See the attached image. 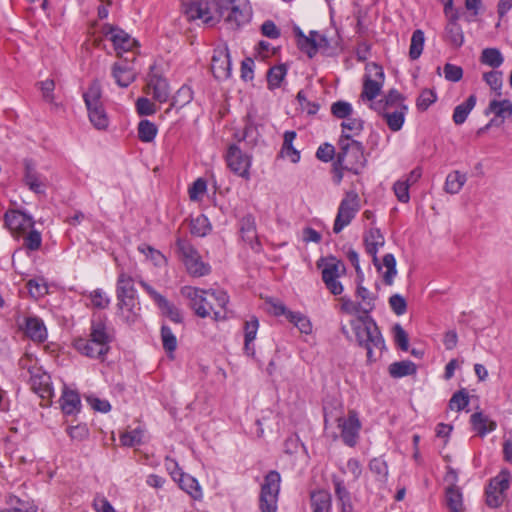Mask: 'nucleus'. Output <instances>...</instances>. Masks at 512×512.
<instances>
[{
  "mask_svg": "<svg viewBox=\"0 0 512 512\" xmlns=\"http://www.w3.org/2000/svg\"><path fill=\"white\" fill-rule=\"evenodd\" d=\"M182 10L188 20H201L213 25L222 18L232 28H238L248 21L245 0H181Z\"/></svg>",
  "mask_w": 512,
  "mask_h": 512,
  "instance_id": "f257e3e1",
  "label": "nucleus"
},
{
  "mask_svg": "<svg viewBox=\"0 0 512 512\" xmlns=\"http://www.w3.org/2000/svg\"><path fill=\"white\" fill-rule=\"evenodd\" d=\"M180 293L189 300V306L197 316L206 318L213 313L216 321L226 319V309L229 303V296L226 291L184 286Z\"/></svg>",
  "mask_w": 512,
  "mask_h": 512,
  "instance_id": "f03ea898",
  "label": "nucleus"
},
{
  "mask_svg": "<svg viewBox=\"0 0 512 512\" xmlns=\"http://www.w3.org/2000/svg\"><path fill=\"white\" fill-rule=\"evenodd\" d=\"M351 326L359 346L367 351L368 361H377L385 349V342L376 323L368 318H359L353 320Z\"/></svg>",
  "mask_w": 512,
  "mask_h": 512,
  "instance_id": "7ed1b4c3",
  "label": "nucleus"
},
{
  "mask_svg": "<svg viewBox=\"0 0 512 512\" xmlns=\"http://www.w3.org/2000/svg\"><path fill=\"white\" fill-rule=\"evenodd\" d=\"M112 338L102 321H92L89 338H79L74 341L75 349L82 355L103 360L110 349Z\"/></svg>",
  "mask_w": 512,
  "mask_h": 512,
  "instance_id": "20e7f679",
  "label": "nucleus"
},
{
  "mask_svg": "<svg viewBox=\"0 0 512 512\" xmlns=\"http://www.w3.org/2000/svg\"><path fill=\"white\" fill-rule=\"evenodd\" d=\"M337 161L339 166L346 171L359 174L366 164L364 148L362 144L354 140L349 134L340 136Z\"/></svg>",
  "mask_w": 512,
  "mask_h": 512,
  "instance_id": "39448f33",
  "label": "nucleus"
},
{
  "mask_svg": "<svg viewBox=\"0 0 512 512\" xmlns=\"http://www.w3.org/2000/svg\"><path fill=\"white\" fill-rule=\"evenodd\" d=\"M176 249L178 256L191 276L202 277L210 273V265L202 261L196 248L187 239L177 238Z\"/></svg>",
  "mask_w": 512,
  "mask_h": 512,
  "instance_id": "423d86ee",
  "label": "nucleus"
},
{
  "mask_svg": "<svg viewBox=\"0 0 512 512\" xmlns=\"http://www.w3.org/2000/svg\"><path fill=\"white\" fill-rule=\"evenodd\" d=\"M281 476L276 470L269 471L261 484L259 509L261 512H277Z\"/></svg>",
  "mask_w": 512,
  "mask_h": 512,
  "instance_id": "0eeeda50",
  "label": "nucleus"
},
{
  "mask_svg": "<svg viewBox=\"0 0 512 512\" xmlns=\"http://www.w3.org/2000/svg\"><path fill=\"white\" fill-rule=\"evenodd\" d=\"M317 266L321 269L322 280L326 288L333 295H340L343 292V286L339 282V278L346 272L344 263L330 256L321 258L317 262Z\"/></svg>",
  "mask_w": 512,
  "mask_h": 512,
  "instance_id": "6e6552de",
  "label": "nucleus"
},
{
  "mask_svg": "<svg viewBox=\"0 0 512 512\" xmlns=\"http://www.w3.org/2000/svg\"><path fill=\"white\" fill-rule=\"evenodd\" d=\"M384 71L382 67L376 63H369L365 67V75L363 80V89L360 99L363 102H368L369 105L376 103L374 101L380 94L384 84Z\"/></svg>",
  "mask_w": 512,
  "mask_h": 512,
  "instance_id": "1a4fd4ad",
  "label": "nucleus"
},
{
  "mask_svg": "<svg viewBox=\"0 0 512 512\" xmlns=\"http://www.w3.org/2000/svg\"><path fill=\"white\" fill-rule=\"evenodd\" d=\"M361 208L360 197L354 190L345 193L341 200L333 225V232L338 234L347 227Z\"/></svg>",
  "mask_w": 512,
  "mask_h": 512,
  "instance_id": "9d476101",
  "label": "nucleus"
},
{
  "mask_svg": "<svg viewBox=\"0 0 512 512\" xmlns=\"http://www.w3.org/2000/svg\"><path fill=\"white\" fill-rule=\"evenodd\" d=\"M102 33L107 40L112 42L114 50L119 58H124L123 53H127V56L129 57L136 56L138 42L124 30L111 25H106L103 27Z\"/></svg>",
  "mask_w": 512,
  "mask_h": 512,
  "instance_id": "9b49d317",
  "label": "nucleus"
},
{
  "mask_svg": "<svg viewBox=\"0 0 512 512\" xmlns=\"http://www.w3.org/2000/svg\"><path fill=\"white\" fill-rule=\"evenodd\" d=\"M136 56L120 58L111 67V75L115 83L122 88L128 87L136 80L137 71L135 69Z\"/></svg>",
  "mask_w": 512,
  "mask_h": 512,
  "instance_id": "f8f14e48",
  "label": "nucleus"
},
{
  "mask_svg": "<svg viewBox=\"0 0 512 512\" xmlns=\"http://www.w3.org/2000/svg\"><path fill=\"white\" fill-rule=\"evenodd\" d=\"M269 312L275 316H285L301 333L310 334L312 332V324L309 318L301 312H293L289 310L282 302H268Z\"/></svg>",
  "mask_w": 512,
  "mask_h": 512,
  "instance_id": "ddd939ff",
  "label": "nucleus"
},
{
  "mask_svg": "<svg viewBox=\"0 0 512 512\" xmlns=\"http://www.w3.org/2000/svg\"><path fill=\"white\" fill-rule=\"evenodd\" d=\"M226 162L229 169L236 175L250 179L251 157L243 153L236 145H231L226 154Z\"/></svg>",
  "mask_w": 512,
  "mask_h": 512,
  "instance_id": "4468645a",
  "label": "nucleus"
},
{
  "mask_svg": "<svg viewBox=\"0 0 512 512\" xmlns=\"http://www.w3.org/2000/svg\"><path fill=\"white\" fill-rule=\"evenodd\" d=\"M337 425L341 431L343 442L350 447H354L357 444L361 429L358 414L353 410L349 411L347 417H339L337 419Z\"/></svg>",
  "mask_w": 512,
  "mask_h": 512,
  "instance_id": "2eb2a0df",
  "label": "nucleus"
},
{
  "mask_svg": "<svg viewBox=\"0 0 512 512\" xmlns=\"http://www.w3.org/2000/svg\"><path fill=\"white\" fill-rule=\"evenodd\" d=\"M4 218L6 226L16 236L25 234L34 226L32 217L17 210L6 212Z\"/></svg>",
  "mask_w": 512,
  "mask_h": 512,
  "instance_id": "dca6fc26",
  "label": "nucleus"
},
{
  "mask_svg": "<svg viewBox=\"0 0 512 512\" xmlns=\"http://www.w3.org/2000/svg\"><path fill=\"white\" fill-rule=\"evenodd\" d=\"M31 389L42 399H50L54 396V391L50 383V376L36 368L29 371Z\"/></svg>",
  "mask_w": 512,
  "mask_h": 512,
  "instance_id": "f3484780",
  "label": "nucleus"
},
{
  "mask_svg": "<svg viewBox=\"0 0 512 512\" xmlns=\"http://www.w3.org/2000/svg\"><path fill=\"white\" fill-rule=\"evenodd\" d=\"M364 244L366 252L372 257V261L377 270H381L377 253L379 248L385 244V238L380 229L371 227L364 234Z\"/></svg>",
  "mask_w": 512,
  "mask_h": 512,
  "instance_id": "a211bd4d",
  "label": "nucleus"
},
{
  "mask_svg": "<svg viewBox=\"0 0 512 512\" xmlns=\"http://www.w3.org/2000/svg\"><path fill=\"white\" fill-rule=\"evenodd\" d=\"M21 328L24 330L25 335L34 342L42 343L47 339V328L43 320L37 316L25 317Z\"/></svg>",
  "mask_w": 512,
  "mask_h": 512,
  "instance_id": "6ab92c4d",
  "label": "nucleus"
},
{
  "mask_svg": "<svg viewBox=\"0 0 512 512\" xmlns=\"http://www.w3.org/2000/svg\"><path fill=\"white\" fill-rule=\"evenodd\" d=\"M296 35L298 36V46L305 52L309 58H312L322 43L327 44V40L316 31H311L309 36H305L299 29H295Z\"/></svg>",
  "mask_w": 512,
  "mask_h": 512,
  "instance_id": "aec40b11",
  "label": "nucleus"
},
{
  "mask_svg": "<svg viewBox=\"0 0 512 512\" xmlns=\"http://www.w3.org/2000/svg\"><path fill=\"white\" fill-rule=\"evenodd\" d=\"M134 283V278L127 272L121 270L118 274L116 283L117 300H138Z\"/></svg>",
  "mask_w": 512,
  "mask_h": 512,
  "instance_id": "412c9836",
  "label": "nucleus"
},
{
  "mask_svg": "<svg viewBox=\"0 0 512 512\" xmlns=\"http://www.w3.org/2000/svg\"><path fill=\"white\" fill-rule=\"evenodd\" d=\"M408 107H399L394 106L391 107H384L383 110H375L377 113L383 116V118L386 121L387 126L390 130L396 132L399 131L405 121V116L407 113Z\"/></svg>",
  "mask_w": 512,
  "mask_h": 512,
  "instance_id": "4be33fe9",
  "label": "nucleus"
},
{
  "mask_svg": "<svg viewBox=\"0 0 512 512\" xmlns=\"http://www.w3.org/2000/svg\"><path fill=\"white\" fill-rule=\"evenodd\" d=\"M240 234L243 239L253 250L260 251L261 245L256 232V223L252 215L243 217L240 221Z\"/></svg>",
  "mask_w": 512,
  "mask_h": 512,
  "instance_id": "5701e85b",
  "label": "nucleus"
},
{
  "mask_svg": "<svg viewBox=\"0 0 512 512\" xmlns=\"http://www.w3.org/2000/svg\"><path fill=\"white\" fill-rule=\"evenodd\" d=\"M117 315L127 324H134L140 318L138 300H117Z\"/></svg>",
  "mask_w": 512,
  "mask_h": 512,
  "instance_id": "b1692460",
  "label": "nucleus"
},
{
  "mask_svg": "<svg viewBox=\"0 0 512 512\" xmlns=\"http://www.w3.org/2000/svg\"><path fill=\"white\" fill-rule=\"evenodd\" d=\"M230 57L226 51L220 50L212 57L211 71L215 78L226 79L230 76Z\"/></svg>",
  "mask_w": 512,
  "mask_h": 512,
  "instance_id": "393cba45",
  "label": "nucleus"
},
{
  "mask_svg": "<svg viewBox=\"0 0 512 512\" xmlns=\"http://www.w3.org/2000/svg\"><path fill=\"white\" fill-rule=\"evenodd\" d=\"M24 183L34 193L42 194L45 192V179L36 171V169L30 161H25Z\"/></svg>",
  "mask_w": 512,
  "mask_h": 512,
  "instance_id": "a878e982",
  "label": "nucleus"
},
{
  "mask_svg": "<svg viewBox=\"0 0 512 512\" xmlns=\"http://www.w3.org/2000/svg\"><path fill=\"white\" fill-rule=\"evenodd\" d=\"M485 114H494L492 119H497V122L502 125L505 119L512 116V102L508 99L491 100L485 110Z\"/></svg>",
  "mask_w": 512,
  "mask_h": 512,
  "instance_id": "bb28decb",
  "label": "nucleus"
},
{
  "mask_svg": "<svg viewBox=\"0 0 512 512\" xmlns=\"http://www.w3.org/2000/svg\"><path fill=\"white\" fill-rule=\"evenodd\" d=\"M458 15L452 14L449 22L447 23L445 32L446 40L456 48H459L464 43V34L461 26L457 23Z\"/></svg>",
  "mask_w": 512,
  "mask_h": 512,
  "instance_id": "cd10ccee",
  "label": "nucleus"
},
{
  "mask_svg": "<svg viewBox=\"0 0 512 512\" xmlns=\"http://www.w3.org/2000/svg\"><path fill=\"white\" fill-rule=\"evenodd\" d=\"M179 487L189 494L193 499L200 500L203 497L202 488L193 476L183 473L176 481Z\"/></svg>",
  "mask_w": 512,
  "mask_h": 512,
  "instance_id": "c85d7f7f",
  "label": "nucleus"
},
{
  "mask_svg": "<svg viewBox=\"0 0 512 512\" xmlns=\"http://www.w3.org/2000/svg\"><path fill=\"white\" fill-rule=\"evenodd\" d=\"M311 507L313 512H331L332 498L327 490H317L311 493Z\"/></svg>",
  "mask_w": 512,
  "mask_h": 512,
  "instance_id": "c756f323",
  "label": "nucleus"
},
{
  "mask_svg": "<svg viewBox=\"0 0 512 512\" xmlns=\"http://www.w3.org/2000/svg\"><path fill=\"white\" fill-rule=\"evenodd\" d=\"M295 138V131H286L280 151L281 157L289 159L292 163H298L300 160V151L293 146Z\"/></svg>",
  "mask_w": 512,
  "mask_h": 512,
  "instance_id": "7c9ffc66",
  "label": "nucleus"
},
{
  "mask_svg": "<svg viewBox=\"0 0 512 512\" xmlns=\"http://www.w3.org/2000/svg\"><path fill=\"white\" fill-rule=\"evenodd\" d=\"M102 91L98 82H93L83 94L84 102L88 113L103 106L101 101Z\"/></svg>",
  "mask_w": 512,
  "mask_h": 512,
  "instance_id": "2f4dec72",
  "label": "nucleus"
},
{
  "mask_svg": "<svg viewBox=\"0 0 512 512\" xmlns=\"http://www.w3.org/2000/svg\"><path fill=\"white\" fill-rule=\"evenodd\" d=\"M382 273L383 281L386 285H392L394 278L397 275L396 259L393 254L387 253L383 256L382 262L379 261Z\"/></svg>",
  "mask_w": 512,
  "mask_h": 512,
  "instance_id": "473e14b6",
  "label": "nucleus"
},
{
  "mask_svg": "<svg viewBox=\"0 0 512 512\" xmlns=\"http://www.w3.org/2000/svg\"><path fill=\"white\" fill-rule=\"evenodd\" d=\"M471 423L474 430H476L480 436L494 431L497 427L495 421L489 419L481 412H475L471 415Z\"/></svg>",
  "mask_w": 512,
  "mask_h": 512,
  "instance_id": "72a5a7b5",
  "label": "nucleus"
},
{
  "mask_svg": "<svg viewBox=\"0 0 512 512\" xmlns=\"http://www.w3.org/2000/svg\"><path fill=\"white\" fill-rule=\"evenodd\" d=\"M394 106H406L404 104V97L396 89H391L383 99L377 101L376 103L370 104V108L373 110H383L384 107L393 108Z\"/></svg>",
  "mask_w": 512,
  "mask_h": 512,
  "instance_id": "f704fd0d",
  "label": "nucleus"
},
{
  "mask_svg": "<svg viewBox=\"0 0 512 512\" xmlns=\"http://www.w3.org/2000/svg\"><path fill=\"white\" fill-rule=\"evenodd\" d=\"M467 181V176L458 170L450 172L445 180L444 190L449 194H458Z\"/></svg>",
  "mask_w": 512,
  "mask_h": 512,
  "instance_id": "c9c22d12",
  "label": "nucleus"
},
{
  "mask_svg": "<svg viewBox=\"0 0 512 512\" xmlns=\"http://www.w3.org/2000/svg\"><path fill=\"white\" fill-rule=\"evenodd\" d=\"M148 89L151 90L153 98L160 103H164L169 98V85L165 79L154 78L148 83Z\"/></svg>",
  "mask_w": 512,
  "mask_h": 512,
  "instance_id": "e433bc0d",
  "label": "nucleus"
},
{
  "mask_svg": "<svg viewBox=\"0 0 512 512\" xmlns=\"http://www.w3.org/2000/svg\"><path fill=\"white\" fill-rule=\"evenodd\" d=\"M476 104V96L470 95L467 100L455 107L453 121L456 125L463 124Z\"/></svg>",
  "mask_w": 512,
  "mask_h": 512,
  "instance_id": "4c0bfd02",
  "label": "nucleus"
},
{
  "mask_svg": "<svg viewBox=\"0 0 512 512\" xmlns=\"http://www.w3.org/2000/svg\"><path fill=\"white\" fill-rule=\"evenodd\" d=\"M81 402L79 395L74 391L64 390L61 396V409L67 414L71 415L79 411Z\"/></svg>",
  "mask_w": 512,
  "mask_h": 512,
  "instance_id": "58836bf2",
  "label": "nucleus"
},
{
  "mask_svg": "<svg viewBox=\"0 0 512 512\" xmlns=\"http://www.w3.org/2000/svg\"><path fill=\"white\" fill-rule=\"evenodd\" d=\"M446 504L451 512H463L462 493L455 485H450L446 489Z\"/></svg>",
  "mask_w": 512,
  "mask_h": 512,
  "instance_id": "ea45409f",
  "label": "nucleus"
},
{
  "mask_svg": "<svg viewBox=\"0 0 512 512\" xmlns=\"http://www.w3.org/2000/svg\"><path fill=\"white\" fill-rule=\"evenodd\" d=\"M480 62L493 69H497L503 64L504 58L499 49L485 48L481 52Z\"/></svg>",
  "mask_w": 512,
  "mask_h": 512,
  "instance_id": "a19ab883",
  "label": "nucleus"
},
{
  "mask_svg": "<svg viewBox=\"0 0 512 512\" xmlns=\"http://www.w3.org/2000/svg\"><path fill=\"white\" fill-rule=\"evenodd\" d=\"M388 370L391 377L401 378L414 374L416 372V365L409 360H405L390 364Z\"/></svg>",
  "mask_w": 512,
  "mask_h": 512,
  "instance_id": "79ce46f5",
  "label": "nucleus"
},
{
  "mask_svg": "<svg viewBox=\"0 0 512 512\" xmlns=\"http://www.w3.org/2000/svg\"><path fill=\"white\" fill-rule=\"evenodd\" d=\"M211 231V225L205 215H198L190 221V232L197 237H204Z\"/></svg>",
  "mask_w": 512,
  "mask_h": 512,
  "instance_id": "37998d69",
  "label": "nucleus"
},
{
  "mask_svg": "<svg viewBox=\"0 0 512 512\" xmlns=\"http://www.w3.org/2000/svg\"><path fill=\"white\" fill-rule=\"evenodd\" d=\"M356 295L360 299L358 304L361 308V312L365 314L370 313L375 307V296L361 285L357 287Z\"/></svg>",
  "mask_w": 512,
  "mask_h": 512,
  "instance_id": "c03bdc74",
  "label": "nucleus"
},
{
  "mask_svg": "<svg viewBox=\"0 0 512 512\" xmlns=\"http://www.w3.org/2000/svg\"><path fill=\"white\" fill-rule=\"evenodd\" d=\"M511 480V472L508 469H502L495 477L489 481L488 486H490V489H497L506 493L510 487Z\"/></svg>",
  "mask_w": 512,
  "mask_h": 512,
  "instance_id": "a18cd8bd",
  "label": "nucleus"
},
{
  "mask_svg": "<svg viewBox=\"0 0 512 512\" xmlns=\"http://www.w3.org/2000/svg\"><path fill=\"white\" fill-rule=\"evenodd\" d=\"M424 33L422 30H415L411 37L409 56L412 60L418 59L424 47Z\"/></svg>",
  "mask_w": 512,
  "mask_h": 512,
  "instance_id": "49530a36",
  "label": "nucleus"
},
{
  "mask_svg": "<svg viewBox=\"0 0 512 512\" xmlns=\"http://www.w3.org/2000/svg\"><path fill=\"white\" fill-rule=\"evenodd\" d=\"M157 134V127L149 120H141L138 124V137L143 142H151Z\"/></svg>",
  "mask_w": 512,
  "mask_h": 512,
  "instance_id": "de8ad7c7",
  "label": "nucleus"
},
{
  "mask_svg": "<svg viewBox=\"0 0 512 512\" xmlns=\"http://www.w3.org/2000/svg\"><path fill=\"white\" fill-rule=\"evenodd\" d=\"M91 124L98 130H105L109 125V118L104 106L88 113Z\"/></svg>",
  "mask_w": 512,
  "mask_h": 512,
  "instance_id": "09e8293b",
  "label": "nucleus"
},
{
  "mask_svg": "<svg viewBox=\"0 0 512 512\" xmlns=\"http://www.w3.org/2000/svg\"><path fill=\"white\" fill-rule=\"evenodd\" d=\"M286 75L284 65H278L270 68L267 73V82L269 89L278 88Z\"/></svg>",
  "mask_w": 512,
  "mask_h": 512,
  "instance_id": "8fccbe9b",
  "label": "nucleus"
},
{
  "mask_svg": "<svg viewBox=\"0 0 512 512\" xmlns=\"http://www.w3.org/2000/svg\"><path fill=\"white\" fill-rule=\"evenodd\" d=\"M369 469L375 474L376 479L385 483L388 477V465L382 458H373L369 462Z\"/></svg>",
  "mask_w": 512,
  "mask_h": 512,
  "instance_id": "3c124183",
  "label": "nucleus"
},
{
  "mask_svg": "<svg viewBox=\"0 0 512 512\" xmlns=\"http://www.w3.org/2000/svg\"><path fill=\"white\" fill-rule=\"evenodd\" d=\"M29 294L37 299L45 296L48 293L47 283L43 278H34L27 282Z\"/></svg>",
  "mask_w": 512,
  "mask_h": 512,
  "instance_id": "603ef678",
  "label": "nucleus"
},
{
  "mask_svg": "<svg viewBox=\"0 0 512 512\" xmlns=\"http://www.w3.org/2000/svg\"><path fill=\"white\" fill-rule=\"evenodd\" d=\"M23 236V246L30 250V251H36L41 247L42 244V237L40 232L37 230L31 228L28 230Z\"/></svg>",
  "mask_w": 512,
  "mask_h": 512,
  "instance_id": "864d4df0",
  "label": "nucleus"
},
{
  "mask_svg": "<svg viewBox=\"0 0 512 512\" xmlns=\"http://www.w3.org/2000/svg\"><path fill=\"white\" fill-rule=\"evenodd\" d=\"M483 80L491 88L500 95V90L503 84V74L500 71L493 69L492 71L483 74Z\"/></svg>",
  "mask_w": 512,
  "mask_h": 512,
  "instance_id": "5fc2aeb1",
  "label": "nucleus"
},
{
  "mask_svg": "<svg viewBox=\"0 0 512 512\" xmlns=\"http://www.w3.org/2000/svg\"><path fill=\"white\" fill-rule=\"evenodd\" d=\"M143 430L140 428L125 431L120 435V442L123 446L133 447L142 442Z\"/></svg>",
  "mask_w": 512,
  "mask_h": 512,
  "instance_id": "6e6d98bb",
  "label": "nucleus"
},
{
  "mask_svg": "<svg viewBox=\"0 0 512 512\" xmlns=\"http://www.w3.org/2000/svg\"><path fill=\"white\" fill-rule=\"evenodd\" d=\"M93 307L105 309L110 304V297L100 288L91 291L88 295Z\"/></svg>",
  "mask_w": 512,
  "mask_h": 512,
  "instance_id": "4d7b16f0",
  "label": "nucleus"
},
{
  "mask_svg": "<svg viewBox=\"0 0 512 512\" xmlns=\"http://www.w3.org/2000/svg\"><path fill=\"white\" fill-rule=\"evenodd\" d=\"M162 314L167 316L171 321L175 323L182 322V315L180 310L170 303L166 298L158 305Z\"/></svg>",
  "mask_w": 512,
  "mask_h": 512,
  "instance_id": "13d9d810",
  "label": "nucleus"
},
{
  "mask_svg": "<svg viewBox=\"0 0 512 512\" xmlns=\"http://www.w3.org/2000/svg\"><path fill=\"white\" fill-rule=\"evenodd\" d=\"M353 112L352 105L346 101H337L331 105V113L333 116L339 119H348L350 118Z\"/></svg>",
  "mask_w": 512,
  "mask_h": 512,
  "instance_id": "bf43d9fd",
  "label": "nucleus"
},
{
  "mask_svg": "<svg viewBox=\"0 0 512 512\" xmlns=\"http://www.w3.org/2000/svg\"><path fill=\"white\" fill-rule=\"evenodd\" d=\"M138 250L148 259H150L156 266H160L166 262L164 255L149 245L142 244L138 247Z\"/></svg>",
  "mask_w": 512,
  "mask_h": 512,
  "instance_id": "052dcab7",
  "label": "nucleus"
},
{
  "mask_svg": "<svg viewBox=\"0 0 512 512\" xmlns=\"http://www.w3.org/2000/svg\"><path fill=\"white\" fill-rule=\"evenodd\" d=\"M193 93L190 87L183 85L173 96L172 106H184L191 102Z\"/></svg>",
  "mask_w": 512,
  "mask_h": 512,
  "instance_id": "680f3d73",
  "label": "nucleus"
},
{
  "mask_svg": "<svg viewBox=\"0 0 512 512\" xmlns=\"http://www.w3.org/2000/svg\"><path fill=\"white\" fill-rule=\"evenodd\" d=\"M161 339H162L163 348L167 352L171 353L176 349V347H177L176 337H175L174 333L172 332V330L166 325H163L161 328Z\"/></svg>",
  "mask_w": 512,
  "mask_h": 512,
  "instance_id": "e2e57ef3",
  "label": "nucleus"
},
{
  "mask_svg": "<svg viewBox=\"0 0 512 512\" xmlns=\"http://www.w3.org/2000/svg\"><path fill=\"white\" fill-rule=\"evenodd\" d=\"M340 470L343 474H350L352 476L353 481L359 479L362 474V465L359 460L355 458H350L345 466L340 467Z\"/></svg>",
  "mask_w": 512,
  "mask_h": 512,
  "instance_id": "0e129e2a",
  "label": "nucleus"
},
{
  "mask_svg": "<svg viewBox=\"0 0 512 512\" xmlns=\"http://www.w3.org/2000/svg\"><path fill=\"white\" fill-rule=\"evenodd\" d=\"M486 503L491 508H497L502 505L505 499V493L497 489L486 488Z\"/></svg>",
  "mask_w": 512,
  "mask_h": 512,
  "instance_id": "69168bd1",
  "label": "nucleus"
},
{
  "mask_svg": "<svg viewBox=\"0 0 512 512\" xmlns=\"http://www.w3.org/2000/svg\"><path fill=\"white\" fill-rule=\"evenodd\" d=\"M436 101V94L433 90L424 89L417 98L416 106L419 110L425 111Z\"/></svg>",
  "mask_w": 512,
  "mask_h": 512,
  "instance_id": "338daca9",
  "label": "nucleus"
},
{
  "mask_svg": "<svg viewBox=\"0 0 512 512\" xmlns=\"http://www.w3.org/2000/svg\"><path fill=\"white\" fill-rule=\"evenodd\" d=\"M469 404V398L465 391H458L451 397L449 407L451 410L460 411Z\"/></svg>",
  "mask_w": 512,
  "mask_h": 512,
  "instance_id": "774afa93",
  "label": "nucleus"
}]
</instances>
